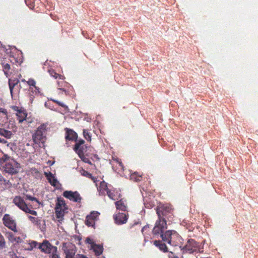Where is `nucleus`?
Listing matches in <instances>:
<instances>
[{
  "label": "nucleus",
  "mask_w": 258,
  "mask_h": 258,
  "mask_svg": "<svg viewBox=\"0 0 258 258\" xmlns=\"http://www.w3.org/2000/svg\"><path fill=\"white\" fill-rule=\"evenodd\" d=\"M0 164H4V171L11 175L17 174L21 168L20 163L6 154L0 158Z\"/></svg>",
  "instance_id": "nucleus-1"
},
{
  "label": "nucleus",
  "mask_w": 258,
  "mask_h": 258,
  "mask_svg": "<svg viewBox=\"0 0 258 258\" xmlns=\"http://www.w3.org/2000/svg\"><path fill=\"white\" fill-rule=\"evenodd\" d=\"M156 213L160 219H169L173 216V209L170 204H166L158 206L156 209Z\"/></svg>",
  "instance_id": "nucleus-2"
},
{
  "label": "nucleus",
  "mask_w": 258,
  "mask_h": 258,
  "mask_svg": "<svg viewBox=\"0 0 258 258\" xmlns=\"http://www.w3.org/2000/svg\"><path fill=\"white\" fill-rule=\"evenodd\" d=\"M13 203L20 209L26 213H29L34 216L37 215V212L36 211L31 210L21 197L16 196L13 199Z\"/></svg>",
  "instance_id": "nucleus-3"
},
{
  "label": "nucleus",
  "mask_w": 258,
  "mask_h": 258,
  "mask_svg": "<svg viewBox=\"0 0 258 258\" xmlns=\"http://www.w3.org/2000/svg\"><path fill=\"white\" fill-rule=\"evenodd\" d=\"M46 131V125L44 124L40 125L33 135L32 138L36 144L44 143L45 140V133Z\"/></svg>",
  "instance_id": "nucleus-4"
},
{
  "label": "nucleus",
  "mask_w": 258,
  "mask_h": 258,
  "mask_svg": "<svg viewBox=\"0 0 258 258\" xmlns=\"http://www.w3.org/2000/svg\"><path fill=\"white\" fill-rule=\"evenodd\" d=\"M167 223L164 219H160L156 221L154 227L153 229L152 232L154 235H161L167 229Z\"/></svg>",
  "instance_id": "nucleus-5"
},
{
  "label": "nucleus",
  "mask_w": 258,
  "mask_h": 258,
  "mask_svg": "<svg viewBox=\"0 0 258 258\" xmlns=\"http://www.w3.org/2000/svg\"><path fill=\"white\" fill-rule=\"evenodd\" d=\"M183 251L188 252L189 253H193L195 251L199 250V252L201 251L199 243L196 242L195 240L190 239H189L185 245L182 248Z\"/></svg>",
  "instance_id": "nucleus-6"
},
{
  "label": "nucleus",
  "mask_w": 258,
  "mask_h": 258,
  "mask_svg": "<svg viewBox=\"0 0 258 258\" xmlns=\"http://www.w3.org/2000/svg\"><path fill=\"white\" fill-rule=\"evenodd\" d=\"M57 247L52 245L48 240H44L40 243L39 249L42 252L46 254H51L52 252L57 251Z\"/></svg>",
  "instance_id": "nucleus-7"
},
{
  "label": "nucleus",
  "mask_w": 258,
  "mask_h": 258,
  "mask_svg": "<svg viewBox=\"0 0 258 258\" xmlns=\"http://www.w3.org/2000/svg\"><path fill=\"white\" fill-rule=\"evenodd\" d=\"M85 141L83 139H80L76 141V144L74 147V151L77 153L79 157L82 159L84 157V153L86 150V146L84 145Z\"/></svg>",
  "instance_id": "nucleus-8"
},
{
  "label": "nucleus",
  "mask_w": 258,
  "mask_h": 258,
  "mask_svg": "<svg viewBox=\"0 0 258 258\" xmlns=\"http://www.w3.org/2000/svg\"><path fill=\"white\" fill-rule=\"evenodd\" d=\"M62 195L74 202L80 203L82 200V197L77 191L66 190L63 192Z\"/></svg>",
  "instance_id": "nucleus-9"
},
{
  "label": "nucleus",
  "mask_w": 258,
  "mask_h": 258,
  "mask_svg": "<svg viewBox=\"0 0 258 258\" xmlns=\"http://www.w3.org/2000/svg\"><path fill=\"white\" fill-rule=\"evenodd\" d=\"M65 258H76L77 248L74 244L69 243L63 246Z\"/></svg>",
  "instance_id": "nucleus-10"
},
{
  "label": "nucleus",
  "mask_w": 258,
  "mask_h": 258,
  "mask_svg": "<svg viewBox=\"0 0 258 258\" xmlns=\"http://www.w3.org/2000/svg\"><path fill=\"white\" fill-rule=\"evenodd\" d=\"M62 206H64V204L61 200V197L57 198V202L55 208V213L56 218L59 219H62L66 213H67L68 210H63V209H60L59 207L61 206V204Z\"/></svg>",
  "instance_id": "nucleus-11"
},
{
  "label": "nucleus",
  "mask_w": 258,
  "mask_h": 258,
  "mask_svg": "<svg viewBox=\"0 0 258 258\" xmlns=\"http://www.w3.org/2000/svg\"><path fill=\"white\" fill-rule=\"evenodd\" d=\"M3 221L5 226L15 232H17L16 223L9 214L4 216Z\"/></svg>",
  "instance_id": "nucleus-12"
},
{
  "label": "nucleus",
  "mask_w": 258,
  "mask_h": 258,
  "mask_svg": "<svg viewBox=\"0 0 258 258\" xmlns=\"http://www.w3.org/2000/svg\"><path fill=\"white\" fill-rule=\"evenodd\" d=\"M100 213L97 211H93L86 216L85 224L89 227H94L95 222L98 220Z\"/></svg>",
  "instance_id": "nucleus-13"
},
{
  "label": "nucleus",
  "mask_w": 258,
  "mask_h": 258,
  "mask_svg": "<svg viewBox=\"0 0 258 258\" xmlns=\"http://www.w3.org/2000/svg\"><path fill=\"white\" fill-rule=\"evenodd\" d=\"M115 223L118 225H121L126 223L128 219V215L123 213H119L113 216Z\"/></svg>",
  "instance_id": "nucleus-14"
},
{
  "label": "nucleus",
  "mask_w": 258,
  "mask_h": 258,
  "mask_svg": "<svg viewBox=\"0 0 258 258\" xmlns=\"http://www.w3.org/2000/svg\"><path fill=\"white\" fill-rule=\"evenodd\" d=\"M26 83L30 86L29 91L33 94L38 95L40 93V89L36 86V82L33 79H29Z\"/></svg>",
  "instance_id": "nucleus-15"
},
{
  "label": "nucleus",
  "mask_w": 258,
  "mask_h": 258,
  "mask_svg": "<svg viewBox=\"0 0 258 258\" xmlns=\"http://www.w3.org/2000/svg\"><path fill=\"white\" fill-rule=\"evenodd\" d=\"M181 237L174 230L170 239L168 241V243L173 246H178L181 242Z\"/></svg>",
  "instance_id": "nucleus-16"
},
{
  "label": "nucleus",
  "mask_w": 258,
  "mask_h": 258,
  "mask_svg": "<svg viewBox=\"0 0 258 258\" xmlns=\"http://www.w3.org/2000/svg\"><path fill=\"white\" fill-rule=\"evenodd\" d=\"M65 131V139L67 141H77L78 136L77 134L75 131L68 128H66Z\"/></svg>",
  "instance_id": "nucleus-17"
},
{
  "label": "nucleus",
  "mask_w": 258,
  "mask_h": 258,
  "mask_svg": "<svg viewBox=\"0 0 258 258\" xmlns=\"http://www.w3.org/2000/svg\"><path fill=\"white\" fill-rule=\"evenodd\" d=\"M8 112L6 109L0 107V125L8 120Z\"/></svg>",
  "instance_id": "nucleus-18"
},
{
  "label": "nucleus",
  "mask_w": 258,
  "mask_h": 258,
  "mask_svg": "<svg viewBox=\"0 0 258 258\" xmlns=\"http://www.w3.org/2000/svg\"><path fill=\"white\" fill-rule=\"evenodd\" d=\"M44 175L46 177L47 179L48 180V182L50 183V184L53 186H56V183L57 182V179L54 177L53 174L49 172H44Z\"/></svg>",
  "instance_id": "nucleus-19"
},
{
  "label": "nucleus",
  "mask_w": 258,
  "mask_h": 258,
  "mask_svg": "<svg viewBox=\"0 0 258 258\" xmlns=\"http://www.w3.org/2000/svg\"><path fill=\"white\" fill-rule=\"evenodd\" d=\"M1 63L2 66L3 70L5 75L7 77H9L12 73L11 72V68L10 64L6 63L5 61H2Z\"/></svg>",
  "instance_id": "nucleus-20"
},
{
  "label": "nucleus",
  "mask_w": 258,
  "mask_h": 258,
  "mask_svg": "<svg viewBox=\"0 0 258 258\" xmlns=\"http://www.w3.org/2000/svg\"><path fill=\"white\" fill-rule=\"evenodd\" d=\"M116 208L117 210H121L122 211H125L127 209L126 204L125 201L123 199H121L115 203Z\"/></svg>",
  "instance_id": "nucleus-21"
},
{
  "label": "nucleus",
  "mask_w": 258,
  "mask_h": 258,
  "mask_svg": "<svg viewBox=\"0 0 258 258\" xmlns=\"http://www.w3.org/2000/svg\"><path fill=\"white\" fill-rule=\"evenodd\" d=\"M91 249H93L95 254L96 256H99L103 252V246L100 244H97L96 243L93 244V245L91 247Z\"/></svg>",
  "instance_id": "nucleus-22"
},
{
  "label": "nucleus",
  "mask_w": 258,
  "mask_h": 258,
  "mask_svg": "<svg viewBox=\"0 0 258 258\" xmlns=\"http://www.w3.org/2000/svg\"><path fill=\"white\" fill-rule=\"evenodd\" d=\"M154 244L158 247L159 249L163 252H167L168 248L166 245L161 240L154 241Z\"/></svg>",
  "instance_id": "nucleus-23"
},
{
  "label": "nucleus",
  "mask_w": 258,
  "mask_h": 258,
  "mask_svg": "<svg viewBox=\"0 0 258 258\" xmlns=\"http://www.w3.org/2000/svg\"><path fill=\"white\" fill-rule=\"evenodd\" d=\"M17 119L19 123H22L24 120H26L27 114L24 110L16 113Z\"/></svg>",
  "instance_id": "nucleus-24"
},
{
  "label": "nucleus",
  "mask_w": 258,
  "mask_h": 258,
  "mask_svg": "<svg viewBox=\"0 0 258 258\" xmlns=\"http://www.w3.org/2000/svg\"><path fill=\"white\" fill-rule=\"evenodd\" d=\"M174 230H167L162 233L160 236L162 239V240L165 242H168L169 239H170L171 236H172Z\"/></svg>",
  "instance_id": "nucleus-25"
},
{
  "label": "nucleus",
  "mask_w": 258,
  "mask_h": 258,
  "mask_svg": "<svg viewBox=\"0 0 258 258\" xmlns=\"http://www.w3.org/2000/svg\"><path fill=\"white\" fill-rule=\"evenodd\" d=\"M29 173L36 179H40L42 177L41 173L36 168H32L29 171Z\"/></svg>",
  "instance_id": "nucleus-26"
},
{
  "label": "nucleus",
  "mask_w": 258,
  "mask_h": 258,
  "mask_svg": "<svg viewBox=\"0 0 258 258\" xmlns=\"http://www.w3.org/2000/svg\"><path fill=\"white\" fill-rule=\"evenodd\" d=\"M19 83V80L18 79H9V86L11 95L13 94V89L15 86Z\"/></svg>",
  "instance_id": "nucleus-27"
},
{
  "label": "nucleus",
  "mask_w": 258,
  "mask_h": 258,
  "mask_svg": "<svg viewBox=\"0 0 258 258\" xmlns=\"http://www.w3.org/2000/svg\"><path fill=\"white\" fill-rule=\"evenodd\" d=\"M100 193L101 195H105L107 192V190H109L107 187V183L104 181H102L100 183V185L98 188Z\"/></svg>",
  "instance_id": "nucleus-28"
},
{
  "label": "nucleus",
  "mask_w": 258,
  "mask_h": 258,
  "mask_svg": "<svg viewBox=\"0 0 258 258\" xmlns=\"http://www.w3.org/2000/svg\"><path fill=\"white\" fill-rule=\"evenodd\" d=\"M0 135L7 139H10L13 135V133L10 131L7 130L3 128H0Z\"/></svg>",
  "instance_id": "nucleus-29"
},
{
  "label": "nucleus",
  "mask_w": 258,
  "mask_h": 258,
  "mask_svg": "<svg viewBox=\"0 0 258 258\" xmlns=\"http://www.w3.org/2000/svg\"><path fill=\"white\" fill-rule=\"evenodd\" d=\"M131 180L139 182L142 180V175L140 174L137 172H135L131 174L130 175Z\"/></svg>",
  "instance_id": "nucleus-30"
},
{
  "label": "nucleus",
  "mask_w": 258,
  "mask_h": 258,
  "mask_svg": "<svg viewBox=\"0 0 258 258\" xmlns=\"http://www.w3.org/2000/svg\"><path fill=\"white\" fill-rule=\"evenodd\" d=\"M28 218L33 224L40 228L41 221L40 219L32 216H28Z\"/></svg>",
  "instance_id": "nucleus-31"
},
{
  "label": "nucleus",
  "mask_w": 258,
  "mask_h": 258,
  "mask_svg": "<svg viewBox=\"0 0 258 258\" xmlns=\"http://www.w3.org/2000/svg\"><path fill=\"white\" fill-rule=\"evenodd\" d=\"M81 173L83 176L91 179L94 182H96L97 181V178L93 176L92 175L87 171L83 169L81 171Z\"/></svg>",
  "instance_id": "nucleus-32"
},
{
  "label": "nucleus",
  "mask_w": 258,
  "mask_h": 258,
  "mask_svg": "<svg viewBox=\"0 0 258 258\" xmlns=\"http://www.w3.org/2000/svg\"><path fill=\"white\" fill-rule=\"evenodd\" d=\"M40 243L36 241H31L29 243V247L27 248L28 250H32L34 248L39 249Z\"/></svg>",
  "instance_id": "nucleus-33"
},
{
  "label": "nucleus",
  "mask_w": 258,
  "mask_h": 258,
  "mask_svg": "<svg viewBox=\"0 0 258 258\" xmlns=\"http://www.w3.org/2000/svg\"><path fill=\"white\" fill-rule=\"evenodd\" d=\"M49 73L51 77L55 79L58 78L59 79L62 80L65 79V77L63 76L56 73L54 70H49Z\"/></svg>",
  "instance_id": "nucleus-34"
},
{
  "label": "nucleus",
  "mask_w": 258,
  "mask_h": 258,
  "mask_svg": "<svg viewBox=\"0 0 258 258\" xmlns=\"http://www.w3.org/2000/svg\"><path fill=\"white\" fill-rule=\"evenodd\" d=\"M83 136L87 141L89 142H90L91 141V135L88 130H83Z\"/></svg>",
  "instance_id": "nucleus-35"
},
{
  "label": "nucleus",
  "mask_w": 258,
  "mask_h": 258,
  "mask_svg": "<svg viewBox=\"0 0 258 258\" xmlns=\"http://www.w3.org/2000/svg\"><path fill=\"white\" fill-rule=\"evenodd\" d=\"M6 235L10 241L14 242V240H16L15 236L12 232H8L6 233Z\"/></svg>",
  "instance_id": "nucleus-36"
},
{
  "label": "nucleus",
  "mask_w": 258,
  "mask_h": 258,
  "mask_svg": "<svg viewBox=\"0 0 258 258\" xmlns=\"http://www.w3.org/2000/svg\"><path fill=\"white\" fill-rule=\"evenodd\" d=\"M114 192V190L109 189V190H107L106 194L110 199H111L113 200H115V195Z\"/></svg>",
  "instance_id": "nucleus-37"
},
{
  "label": "nucleus",
  "mask_w": 258,
  "mask_h": 258,
  "mask_svg": "<svg viewBox=\"0 0 258 258\" xmlns=\"http://www.w3.org/2000/svg\"><path fill=\"white\" fill-rule=\"evenodd\" d=\"M0 181L3 182L6 185L11 184L9 180H6L5 178L0 174Z\"/></svg>",
  "instance_id": "nucleus-38"
},
{
  "label": "nucleus",
  "mask_w": 258,
  "mask_h": 258,
  "mask_svg": "<svg viewBox=\"0 0 258 258\" xmlns=\"http://www.w3.org/2000/svg\"><path fill=\"white\" fill-rule=\"evenodd\" d=\"M52 101L55 103L56 104H57V105H58L59 106H61L64 108H68V106L67 105H66L63 103L61 102H60L57 100H55V99H52Z\"/></svg>",
  "instance_id": "nucleus-39"
},
{
  "label": "nucleus",
  "mask_w": 258,
  "mask_h": 258,
  "mask_svg": "<svg viewBox=\"0 0 258 258\" xmlns=\"http://www.w3.org/2000/svg\"><path fill=\"white\" fill-rule=\"evenodd\" d=\"M27 199L31 201H35L37 203L39 204V200L35 197H32L30 195H27L26 196Z\"/></svg>",
  "instance_id": "nucleus-40"
},
{
  "label": "nucleus",
  "mask_w": 258,
  "mask_h": 258,
  "mask_svg": "<svg viewBox=\"0 0 258 258\" xmlns=\"http://www.w3.org/2000/svg\"><path fill=\"white\" fill-rule=\"evenodd\" d=\"M49 258H60L59 254H58V250L51 252L49 256Z\"/></svg>",
  "instance_id": "nucleus-41"
},
{
  "label": "nucleus",
  "mask_w": 258,
  "mask_h": 258,
  "mask_svg": "<svg viewBox=\"0 0 258 258\" xmlns=\"http://www.w3.org/2000/svg\"><path fill=\"white\" fill-rule=\"evenodd\" d=\"M85 242L86 243H88V244H90V245H91L90 247H91V246L93 245V244H95V243L92 241V240L91 238H90L89 237L86 238V239L85 240Z\"/></svg>",
  "instance_id": "nucleus-42"
},
{
  "label": "nucleus",
  "mask_w": 258,
  "mask_h": 258,
  "mask_svg": "<svg viewBox=\"0 0 258 258\" xmlns=\"http://www.w3.org/2000/svg\"><path fill=\"white\" fill-rule=\"evenodd\" d=\"M61 200L64 204V206L63 205L62 206V205H61V206L59 207V208L63 209V210H68V208L66 204V202H65L64 200L62 198H61Z\"/></svg>",
  "instance_id": "nucleus-43"
},
{
  "label": "nucleus",
  "mask_w": 258,
  "mask_h": 258,
  "mask_svg": "<svg viewBox=\"0 0 258 258\" xmlns=\"http://www.w3.org/2000/svg\"><path fill=\"white\" fill-rule=\"evenodd\" d=\"M11 108L13 109V110L17 111V112L21 111L22 110L21 109H20L19 107L17 106H12Z\"/></svg>",
  "instance_id": "nucleus-44"
},
{
  "label": "nucleus",
  "mask_w": 258,
  "mask_h": 258,
  "mask_svg": "<svg viewBox=\"0 0 258 258\" xmlns=\"http://www.w3.org/2000/svg\"><path fill=\"white\" fill-rule=\"evenodd\" d=\"M16 240H14V242L16 243H21L22 241V239L20 237H15Z\"/></svg>",
  "instance_id": "nucleus-45"
},
{
  "label": "nucleus",
  "mask_w": 258,
  "mask_h": 258,
  "mask_svg": "<svg viewBox=\"0 0 258 258\" xmlns=\"http://www.w3.org/2000/svg\"><path fill=\"white\" fill-rule=\"evenodd\" d=\"M116 162L118 163L119 166L122 169H123V166L122 163L119 160H116Z\"/></svg>",
  "instance_id": "nucleus-46"
},
{
  "label": "nucleus",
  "mask_w": 258,
  "mask_h": 258,
  "mask_svg": "<svg viewBox=\"0 0 258 258\" xmlns=\"http://www.w3.org/2000/svg\"><path fill=\"white\" fill-rule=\"evenodd\" d=\"M11 258H24L22 256H17L14 252H13V254H11Z\"/></svg>",
  "instance_id": "nucleus-47"
},
{
  "label": "nucleus",
  "mask_w": 258,
  "mask_h": 258,
  "mask_svg": "<svg viewBox=\"0 0 258 258\" xmlns=\"http://www.w3.org/2000/svg\"><path fill=\"white\" fill-rule=\"evenodd\" d=\"M7 141L4 139L0 138V143L6 144Z\"/></svg>",
  "instance_id": "nucleus-48"
},
{
  "label": "nucleus",
  "mask_w": 258,
  "mask_h": 258,
  "mask_svg": "<svg viewBox=\"0 0 258 258\" xmlns=\"http://www.w3.org/2000/svg\"><path fill=\"white\" fill-rule=\"evenodd\" d=\"M147 228H148V227H147V226H144V227L142 228V233H143V232H144V231L145 230H146V229H147Z\"/></svg>",
  "instance_id": "nucleus-49"
},
{
  "label": "nucleus",
  "mask_w": 258,
  "mask_h": 258,
  "mask_svg": "<svg viewBox=\"0 0 258 258\" xmlns=\"http://www.w3.org/2000/svg\"><path fill=\"white\" fill-rule=\"evenodd\" d=\"M169 258H178L177 256H171V255H169Z\"/></svg>",
  "instance_id": "nucleus-50"
},
{
  "label": "nucleus",
  "mask_w": 258,
  "mask_h": 258,
  "mask_svg": "<svg viewBox=\"0 0 258 258\" xmlns=\"http://www.w3.org/2000/svg\"><path fill=\"white\" fill-rule=\"evenodd\" d=\"M60 90L64 91L65 92V93H67V91L65 89H60Z\"/></svg>",
  "instance_id": "nucleus-51"
},
{
  "label": "nucleus",
  "mask_w": 258,
  "mask_h": 258,
  "mask_svg": "<svg viewBox=\"0 0 258 258\" xmlns=\"http://www.w3.org/2000/svg\"><path fill=\"white\" fill-rule=\"evenodd\" d=\"M22 82H26L27 81L25 79H23L22 80Z\"/></svg>",
  "instance_id": "nucleus-52"
},
{
  "label": "nucleus",
  "mask_w": 258,
  "mask_h": 258,
  "mask_svg": "<svg viewBox=\"0 0 258 258\" xmlns=\"http://www.w3.org/2000/svg\"><path fill=\"white\" fill-rule=\"evenodd\" d=\"M25 3H26V4L27 5H28V4H27V0H25Z\"/></svg>",
  "instance_id": "nucleus-53"
}]
</instances>
